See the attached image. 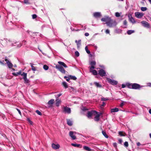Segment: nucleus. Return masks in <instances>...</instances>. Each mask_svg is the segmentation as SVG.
I'll return each mask as SVG.
<instances>
[{"mask_svg": "<svg viewBox=\"0 0 151 151\" xmlns=\"http://www.w3.org/2000/svg\"><path fill=\"white\" fill-rule=\"evenodd\" d=\"M109 99L108 98L102 97L101 98V100L102 101H104L109 100Z\"/></svg>", "mask_w": 151, "mask_h": 151, "instance_id": "35", "label": "nucleus"}, {"mask_svg": "<svg viewBox=\"0 0 151 151\" xmlns=\"http://www.w3.org/2000/svg\"><path fill=\"white\" fill-rule=\"evenodd\" d=\"M68 77H67V76H65L64 77V78H65V79H66L67 78H68Z\"/></svg>", "mask_w": 151, "mask_h": 151, "instance_id": "63", "label": "nucleus"}, {"mask_svg": "<svg viewBox=\"0 0 151 151\" xmlns=\"http://www.w3.org/2000/svg\"><path fill=\"white\" fill-rule=\"evenodd\" d=\"M107 80L109 83L112 85H116L118 83V82L117 81L111 79L109 78H107Z\"/></svg>", "mask_w": 151, "mask_h": 151, "instance_id": "5", "label": "nucleus"}, {"mask_svg": "<svg viewBox=\"0 0 151 151\" xmlns=\"http://www.w3.org/2000/svg\"><path fill=\"white\" fill-rule=\"evenodd\" d=\"M135 15L137 18H141L143 16L144 14L139 12H137L135 13Z\"/></svg>", "mask_w": 151, "mask_h": 151, "instance_id": "8", "label": "nucleus"}, {"mask_svg": "<svg viewBox=\"0 0 151 151\" xmlns=\"http://www.w3.org/2000/svg\"><path fill=\"white\" fill-rule=\"evenodd\" d=\"M30 64L31 65L32 70L34 71H35L36 70L37 67L34 66V64L32 63H30Z\"/></svg>", "mask_w": 151, "mask_h": 151, "instance_id": "20", "label": "nucleus"}, {"mask_svg": "<svg viewBox=\"0 0 151 151\" xmlns=\"http://www.w3.org/2000/svg\"><path fill=\"white\" fill-rule=\"evenodd\" d=\"M55 68L62 73L63 74L65 73V71L63 67L61 66H60L58 65H56L55 66Z\"/></svg>", "mask_w": 151, "mask_h": 151, "instance_id": "2", "label": "nucleus"}, {"mask_svg": "<svg viewBox=\"0 0 151 151\" xmlns=\"http://www.w3.org/2000/svg\"><path fill=\"white\" fill-rule=\"evenodd\" d=\"M96 63V62L94 61H91L90 62V64L91 65V66L90 67V68H95Z\"/></svg>", "mask_w": 151, "mask_h": 151, "instance_id": "14", "label": "nucleus"}, {"mask_svg": "<svg viewBox=\"0 0 151 151\" xmlns=\"http://www.w3.org/2000/svg\"><path fill=\"white\" fill-rule=\"evenodd\" d=\"M63 111L64 112L69 114L71 113V109L70 108L67 106L64 107Z\"/></svg>", "mask_w": 151, "mask_h": 151, "instance_id": "9", "label": "nucleus"}, {"mask_svg": "<svg viewBox=\"0 0 151 151\" xmlns=\"http://www.w3.org/2000/svg\"><path fill=\"white\" fill-rule=\"evenodd\" d=\"M105 32L106 34H109L110 32L109 30V29H107L106 30Z\"/></svg>", "mask_w": 151, "mask_h": 151, "instance_id": "49", "label": "nucleus"}, {"mask_svg": "<svg viewBox=\"0 0 151 151\" xmlns=\"http://www.w3.org/2000/svg\"><path fill=\"white\" fill-rule=\"evenodd\" d=\"M98 114L97 112L95 111L92 110L91 111H88L87 116L88 118L91 117L93 115H95Z\"/></svg>", "mask_w": 151, "mask_h": 151, "instance_id": "3", "label": "nucleus"}, {"mask_svg": "<svg viewBox=\"0 0 151 151\" xmlns=\"http://www.w3.org/2000/svg\"><path fill=\"white\" fill-rule=\"evenodd\" d=\"M37 17V16L36 14H33L32 15V18L33 19L36 18Z\"/></svg>", "mask_w": 151, "mask_h": 151, "instance_id": "44", "label": "nucleus"}, {"mask_svg": "<svg viewBox=\"0 0 151 151\" xmlns=\"http://www.w3.org/2000/svg\"><path fill=\"white\" fill-rule=\"evenodd\" d=\"M21 76H23V78L24 79V83H29V81L27 78V73L24 72L21 74Z\"/></svg>", "mask_w": 151, "mask_h": 151, "instance_id": "4", "label": "nucleus"}, {"mask_svg": "<svg viewBox=\"0 0 151 151\" xmlns=\"http://www.w3.org/2000/svg\"><path fill=\"white\" fill-rule=\"evenodd\" d=\"M124 102H122V103H121V104H120V106L121 107H122V106H123V105H124Z\"/></svg>", "mask_w": 151, "mask_h": 151, "instance_id": "48", "label": "nucleus"}, {"mask_svg": "<svg viewBox=\"0 0 151 151\" xmlns=\"http://www.w3.org/2000/svg\"><path fill=\"white\" fill-rule=\"evenodd\" d=\"M71 145L75 147H78L80 145H79V144H74V143H72Z\"/></svg>", "mask_w": 151, "mask_h": 151, "instance_id": "38", "label": "nucleus"}, {"mask_svg": "<svg viewBox=\"0 0 151 151\" xmlns=\"http://www.w3.org/2000/svg\"><path fill=\"white\" fill-rule=\"evenodd\" d=\"M94 84L97 87L101 88L102 87V86L101 84H99V83L97 82H94Z\"/></svg>", "mask_w": 151, "mask_h": 151, "instance_id": "23", "label": "nucleus"}, {"mask_svg": "<svg viewBox=\"0 0 151 151\" xmlns=\"http://www.w3.org/2000/svg\"><path fill=\"white\" fill-rule=\"evenodd\" d=\"M147 86L151 87V83H148L147 84Z\"/></svg>", "mask_w": 151, "mask_h": 151, "instance_id": "58", "label": "nucleus"}, {"mask_svg": "<svg viewBox=\"0 0 151 151\" xmlns=\"http://www.w3.org/2000/svg\"><path fill=\"white\" fill-rule=\"evenodd\" d=\"M128 17L129 18V21L132 23H135V21L134 19L132 17L131 14H129L128 15Z\"/></svg>", "mask_w": 151, "mask_h": 151, "instance_id": "11", "label": "nucleus"}, {"mask_svg": "<svg viewBox=\"0 0 151 151\" xmlns=\"http://www.w3.org/2000/svg\"><path fill=\"white\" fill-rule=\"evenodd\" d=\"M52 148L55 150L59 148L60 147V146L59 144H55L54 143H52Z\"/></svg>", "mask_w": 151, "mask_h": 151, "instance_id": "15", "label": "nucleus"}, {"mask_svg": "<svg viewBox=\"0 0 151 151\" xmlns=\"http://www.w3.org/2000/svg\"><path fill=\"white\" fill-rule=\"evenodd\" d=\"M75 42L77 43L78 47H79L81 45V40H79L78 41L77 40L75 41Z\"/></svg>", "mask_w": 151, "mask_h": 151, "instance_id": "26", "label": "nucleus"}, {"mask_svg": "<svg viewBox=\"0 0 151 151\" xmlns=\"http://www.w3.org/2000/svg\"><path fill=\"white\" fill-rule=\"evenodd\" d=\"M54 100L53 99H51L47 103V104L49 106V107H50L52 106V104L54 102Z\"/></svg>", "mask_w": 151, "mask_h": 151, "instance_id": "17", "label": "nucleus"}, {"mask_svg": "<svg viewBox=\"0 0 151 151\" xmlns=\"http://www.w3.org/2000/svg\"><path fill=\"white\" fill-rule=\"evenodd\" d=\"M134 32V31L133 30H129L127 32V34L129 35H130Z\"/></svg>", "mask_w": 151, "mask_h": 151, "instance_id": "33", "label": "nucleus"}, {"mask_svg": "<svg viewBox=\"0 0 151 151\" xmlns=\"http://www.w3.org/2000/svg\"><path fill=\"white\" fill-rule=\"evenodd\" d=\"M141 144L139 142H138L137 143V146H139L141 145Z\"/></svg>", "mask_w": 151, "mask_h": 151, "instance_id": "56", "label": "nucleus"}, {"mask_svg": "<svg viewBox=\"0 0 151 151\" xmlns=\"http://www.w3.org/2000/svg\"><path fill=\"white\" fill-rule=\"evenodd\" d=\"M126 87V85L125 84H122V88H124L125 87Z\"/></svg>", "mask_w": 151, "mask_h": 151, "instance_id": "57", "label": "nucleus"}, {"mask_svg": "<svg viewBox=\"0 0 151 151\" xmlns=\"http://www.w3.org/2000/svg\"><path fill=\"white\" fill-rule=\"evenodd\" d=\"M132 87L133 89H139L140 88V85L138 84L134 83H133Z\"/></svg>", "mask_w": 151, "mask_h": 151, "instance_id": "13", "label": "nucleus"}, {"mask_svg": "<svg viewBox=\"0 0 151 151\" xmlns=\"http://www.w3.org/2000/svg\"><path fill=\"white\" fill-rule=\"evenodd\" d=\"M5 60L6 62V63L9 68H12L13 66V65L10 61L7 59L6 57L5 58Z\"/></svg>", "mask_w": 151, "mask_h": 151, "instance_id": "7", "label": "nucleus"}, {"mask_svg": "<svg viewBox=\"0 0 151 151\" xmlns=\"http://www.w3.org/2000/svg\"><path fill=\"white\" fill-rule=\"evenodd\" d=\"M119 135H120L121 136H124L123 135L122 132H119Z\"/></svg>", "mask_w": 151, "mask_h": 151, "instance_id": "51", "label": "nucleus"}, {"mask_svg": "<svg viewBox=\"0 0 151 151\" xmlns=\"http://www.w3.org/2000/svg\"><path fill=\"white\" fill-rule=\"evenodd\" d=\"M76 133V132L72 131H70L69 132V135L73 140L76 139V136L74 135Z\"/></svg>", "mask_w": 151, "mask_h": 151, "instance_id": "12", "label": "nucleus"}, {"mask_svg": "<svg viewBox=\"0 0 151 151\" xmlns=\"http://www.w3.org/2000/svg\"><path fill=\"white\" fill-rule=\"evenodd\" d=\"M127 22L126 20H124L123 22V24L124 25H126L127 24Z\"/></svg>", "mask_w": 151, "mask_h": 151, "instance_id": "50", "label": "nucleus"}, {"mask_svg": "<svg viewBox=\"0 0 151 151\" xmlns=\"http://www.w3.org/2000/svg\"><path fill=\"white\" fill-rule=\"evenodd\" d=\"M70 78H69V76H68V78H67L66 79V81H68H68H69L70 80Z\"/></svg>", "mask_w": 151, "mask_h": 151, "instance_id": "55", "label": "nucleus"}, {"mask_svg": "<svg viewBox=\"0 0 151 151\" xmlns=\"http://www.w3.org/2000/svg\"><path fill=\"white\" fill-rule=\"evenodd\" d=\"M16 110L18 112L19 114H20V115H21V111L20 110H19V109L17 108Z\"/></svg>", "mask_w": 151, "mask_h": 151, "instance_id": "47", "label": "nucleus"}, {"mask_svg": "<svg viewBox=\"0 0 151 151\" xmlns=\"http://www.w3.org/2000/svg\"><path fill=\"white\" fill-rule=\"evenodd\" d=\"M94 68H90V72L92 73V74L94 75H96L97 74V71L95 70H93Z\"/></svg>", "mask_w": 151, "mask_h": 151, "instance_id": "16", "label": "nucleus"}, {"mask_svg": "<svg viewBox=\"0 0 151 151\" xmlns=\"http://www.w3.org/2000/svg\"><path fill=\"white\" fill-rule=\"evenodd\" d=\"M85 50H86V52L88 54H90V52L89 50H88V47L87 46L85 47Z\"/></svg>", "mask_w": 151, "mask_h": 151, "instance_id": "36", "label": "nucleus"}, {"mask_svg": "<svg viewBox=\"0 0 151 151\" xmlns=\"http://www.w3.org/2000/svg\"><path fill=\"white\" fill-rule=\"evenodd\" d=\"M43 68L45 70H47L49 68V67L46 65H43Z\"/></svg>", "mask_w": 151, "mask_h": 151, "instance_id": "34", "label": "nucleus"}, {"mask_svg": "<svg viewBox=\"0 0 151 151\" xmlns=\"http://www.w3.org/2000/svg\"><path fill=\"white\" fill-rule=\"evenodd\" d=\"M105 103L104 102H103L102 103V104L101 105V106H104L105 105Z\"/></svg>", "mask_w": 151, "mask_h": 151, "instance_id": "59", "label": "nucleus"}, {"mask_svg": "<svg viewBox=\"0 0 151 151\" xmlns=\"http://www.w3.org/2000/svg\"><path fill=\"white\" fill-rule=\"evenodd\" d=\"M93 16L96 18L99 17H101V14L99 12H96L93 14Z\"/></svg>", "mask_w": 151, "mask_h": 151, "instance_id": "18", "label": "nucleus"}, {"mask_svg": "<svg viewBox=\"0 0 151 151\" xmlns=\"http://www.w3.org/2000/svg\"><path fill=\"white\" fill-rule=\"evenodd\" d=\"M99 74L101 77L105 76L106 75V72L102 69H101L99 70Z\"/></svg>", "mask_w": 151, "mask_h": 151, "instance_id": "6", "label": "nucleus"}, {"mask_svg": "<svg viewBox=\"0 0 151 151\" xmlns=\"http://www.w3.org/2000/svg\"><path fill=\"white\" fill-rule=\"evenodd\" d=\"M22 74L21 70H20L18 72H17L16 73H12V74L15 76H17L19 75H21Z\"/></svg>", "mask_w": 151, "mask_h": 151, "instance_id": "21", "label": "nucleus"}, {"mask_svg": "<svg viewBox=\"0 0 151 151\" xmlns=\"http://www.w3.org/2000/svg\"><path fill=\"white\" fill-rule=\"evenodd\" d=\"M147 9V8L146 7H141V10L142 11H145Z\"/></svg>", "mask_w": 151, "mask_h": 151, "instance_id": "37", "label": "nucleus"}, {"mask_svg": "<svg viewBox=\"0 0 151 151\" xmlns=\"http://www.w3.org/2000/svg\"><path fill=\"white\" fill-rule=\"evenodd\" d=\"M75 55L76 57H78L79 55V53L78 51H76L75 52Z\"/></svg>", "mask_w": 151, "mask_h": 151, "instance_id": "41", "label": "nucleus"}, {"mask_svg": "<svg viewBox=\"0 0 151 151\" xmlns=\"http://www.w3.org/2000/svg\"><path fill=\"white\" fill-rule=\"evenodd\" d=\"M36 112L39 115H41L42 114L38 110H36Z\"/></svg>", "mask_w": 151, "mask_h": 151, "instance_id": "40", "label": "nucleus"}, {"mask_svg": "<svg viewBox=\"0 0 151 151\" xmlns=\"http://www.w3.org/2000/svg\"><path fill=\"white\" fill-rule=\"evenodd\" d=\"M85 35L86 36H88L89 35V34L88 33H86L85 34Z\"/></svg>", "mask_w": 151, "mask_h": 151, "instance_id": "54", "label": "nucleus"}, {"mask_svg": "<svg viewBox=\"0 0 151 151\" xmlns=\"http://www.w3.org/2000/svg\"><path fill=\"white\" fill-rule=\"evenodd\" d=\"M124 146L126 147H127L128 146V142H125L124 144Z\"/></svg>", "mask_w": 151, "mask_h": 151, "instance_id": "43", "label": "nucleus"}, {"mask_svg": "<svg viewBox=\"0 0 151 151\" xmlns=\"http://www.w3.org/2000/svg\"><path fill=\"white\" fill-rule=\"evenodd\" d=\"M69 76L70 78V79H72L74 80H76L77 79V78L75 76H73L72 75H69Z\"/></svg>", "mask_w": 151, "mask_h": 151, "instance_id": "31", "label": "nucleus"}, {"mask_svg": "<svg viewBox=\"0 0 151 151\" xmlns=\"http://www.w3.org/2000/svg\"><path fill=\"white\" fill-rule=\"evenodd\" d=\"M24 2L26 4H29L28 2V0H24Z\"/></svg>", "mask_w": 151, "mask_h": 151, "instance_id": "45", "label": "nucleus"}, {"mask_svg": "<svg viewBox=\"0 0 151 151\" xmlns=\"http://www.w3.org/2000/svg\"><path fill=\"white\" fill-rule=\"evenodd\" d=\"M126 85L128 88L133 89V83H128Z\"/></svg>", "mask_w": 151, "mask_h": 151, "instance_id": "28", "label": "nucleus"}, {"mask_svg": "<svg viewBox=\"0 0 151 151\" xmlns=\"http://www.w3.org/2000/svg\"><path fill=\"white\" fill-rule=\"evenodd\" d=\"M101 21L103 22H106L107 25L110 27H115L117 24L115 20H113L109 17H105L102 18Z\"/></svg>", "mask_w": 151, "mask_h": 151, "instance_id": "1", "label": "nucleus"}, {"mask_svg": "<svg viewBox=\"0 0 151 151\" xmlns=\"http://www.w3.org/2000/svg\"><path fill=\"white\" fill-rule=\"evenodd\" d=\"M119 111V109L117 108H115L111 109V113L117 112Z\"/></svg>", "mask_w": 151, "mask_h": 151, "instance_id": "24", "label": "nucleus"}, {"mask_svg": "<svg viewBox=\"0 0 151 151\" xmlns=\"http://www.w3.org/2000/svg\"><path fill=\"white\" fill-rule=\"evenodd\" d=\"M113 145L115 147H117L116 143L115 142L113 143Z\"/></svg>", "mask_w": 151, "mask_h": 151, "instance_id": "53", "label": "nucleus"}, {"mask_svg": "<svg viewBox=\"0 0 151 151\" xmlns=\"http://www.w3.org/2000/svg\"><path fill=\"white\" fill-rule=\"evenodd\" d=\"M148 0L149 1V2H150V3L151 4V0Z\"/></svg>", "mask_w": 151, "mask_h": 151, "instance_id": "64", "label": "nucleus"}, {"mask_svg": "<svg viewBox=\"0 0 151 151\" xmlns=\"http://www.w3.org/2000/svg\"><path fill=\"white\" fill-rule=\"evenodd\" d=\"M102 133L103 134V135L104 136V137L106 138H108L109 137L106 134V132H104V131H102Z\"/></svg>", "mask_w": 151, "mask_h": 151, "instance_id": "32", "label": "nucleus"}, {"mask_svg": "<svg viewBox=\"0 0 151 151\" xmlns=\"http://www.w3.org/2000/svg\"><path fill=\"white\" fill-rule=\"evenodd\" d=\"M62 95V93H59V94H58L57 95L55 96V97L56 98H58L60 96Z\"/></svg>", "mask_w": 151, "mask_h": 151, "instance_id": "46", "label": "nucleus"}, {"mask_svg": "<svg viewBox=\"0 0 151 151\" xmlns=\"http://www.w3.org/2000/svg\"><path fill=\"white\" fill-rule=\"evenodd\" d=\"M27 121L29 122L30 124L31 125H32L33 122L31 120H30V119L29 118H27Z\"/></svg>", "mask_w": 151, "mask_h": 151, "instance_id": "39", "label": "nucleus"}, {"mask_svg": "<svg viewBox=\"0 0 151 151\" xmlns=\"http://www.w3.org/2000/svg\"><path fill=\"white\" fill-rule=\"evenodd\" d=\"M56 103H55V104H56V105L57 106H58L59 105H60V103H61V101L59 99H56Z\"/></svg>", "mask_w": 151, "mask_h": 151, "instance_id": "22", "label": "nucleus"}, {"mask_svg": "<svg viewBox=\"0 0 151 151\" xmlns=\"http://www.w3.org/2000/svg\"><path fill=\"white\" fill-rule=\"evenodd\" d=\"M149 112L150 114H151V109L149 110Z\"/></svg>", "mask_w": 151, "mask_h": 151, "instance_id": "62", "label": "nucleus"}, {"mask_svg": "<svg viewBox=\"0 0 151 151\" xmlns=\"http://www.w3.org/2000/svg\"><path fill=\"white\" fill-rule=\"evenodd\" d=\"M100 114H97L94 117V120L96 121H98L99 119Z\"/></svg>", "mask_w": 151, "mask_h": 151, "instance_id": "25", "label": "nucleus"}, {"mask_svg": "<svg viewBox=\"0 0 151 151\" xmlns=\"http://www.w3.org/2000/svg\"><path fill=\"white\" fill-rule=\"evenodd\" d=\"M82 110L83 111H85L87 110V109L85 108H83V109H82Z\"/></svg>", "mask_w": 151, "mask_h": 151, "instance_id": "60", "label": "nucleus"}, {"mask_svg": "<svg viewBox=\"0 0 151 151\" xmlns=\"http://www.w3.org/2000/svg\"><path fill=\"white\" fill-rule=\"evenodd\" d=\"M118 141H119V143L120 144H122V141L121 139H119L118 140Z\"/></svg>", "mask_w": 151, "mask_h": 151, "instance_id": "52", "label": "nucleus"}, {"mask_svg": "<svg viewBox=\"0 0 151 151\" xmlns=\"http://www.w3.org/2000/svg\"><path fill=\"white\" fill-rule=\"evenodd\" d=\"M58 63L64 68H67L68 67L66 64L63 62L61 61H58Z\"/></svg>", "mask_w": 151, "mask_h": 151, "instance_id": "19", "label": "nucleus"}, {"mask_svg": "<svg viewBox=\"0 0 151 151\" xmlns=\"http://www.w3.org/2000/svg\"><path fill=\"white\" fill-rule=\"evenodd\" d=\"M141 23L142 24L143 26L145 27L148 28L150 27V24H149L147 22L143 21L141 22Z\"/></svg>", "mask_w": 151, "mask_h": 151, "instance_id": "10", "label": "nucleus"}, {"mask_svg": "<svg viewBox=\"0 0 151 151\" xmlns=\"http://www.w3.org/2000/svg\"><path fill=\"white\" fill-rule=\"evenodd\" d=\"M67 124L70 126H71L73 124L72 122L70 119H67Z\"/></svg>", "mask_w": 151, "mask_h": 151, "instance_id": "27", "label": "nucleus"}, {"mask_svg": "<svg viewBox=\"0 0 151 151\" xmlns=\"http://www.w3.org/2000/svg\"><path fill=\"white\" fill-rule=\"evenodd\" d=\"M83 148L85 150H87V151H92L91 149L87 146H84Z\"/></svg>", "mask_w": 151, "mask_h": 151, "instance_id": "29", "label": "nucleus"}, {"mask_svg": "<svg viewBox=\"0 0 151 151\" xmlns=\"http://www.w3.org/2000/svg\"><path fill=\"white\" fill-rule=\"evenodd\" d=\"M120 16V14L118 12L115 13V16L117 17H119Z\"/></svg>", "mask_w": 151, "mask_h": 151, "instance_id": "42", "label": "nucleus"}, {"mask_svg": "<svg viewBox=\"0 0 151 151\" xmlns=\"http://www.w3.org/2000/svg\"><path fill=\"white\" fill-rule=\"evenodd\" d=\"M0 63L2 65H4V64L2 62L0 61Z\"/></svg>", "mask_w": 151, "mask_h": 151, "instance_id": "61", "label": "nucleus"}, {"mask_svg": "<svg viewBox=\"0 0 151 151\" xmlns=\"http://www.w3.org/2000/svg\"><path fill=\"white\" fill-rule=\"evenodd\" d=\"M62 85L65 88H68V85L67 83L65 82H63L62 83Z\"/></svg>", "mask_w": 151, "mask_h": 151, "instance_id": "30", "label": "nucleus"}]
</instances>
